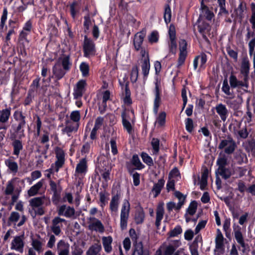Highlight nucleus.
<instances>
[{
  "mask_svg": "<svg viewBox=\"0 0 255 255\" xmlns=\"http://www.w3.org/2000/svg\"><path fill=\"white\" fill-rule=\"evenodd\" d=\"M72 66L70 61V56L65 55L58 59L52 68V72L57 80L62 78L67 71H68Z\"/></svg>",
  "mask_w": 255,
  "mask_h": 255,
  "instance_id": "nucleus-1",
  "label": "nucleus"
},
{
  "mask_svg": "<svg viewBox=\"0 0 255 255\" xmlns=\"http://www.w3.org/2000/svg\"><path fill=\"white\" fill-rule=\"evenodd\" d=\"M236 147L237 144L235 141L230 136H228L227 139L221 140L218 145V149H224V152L228 155L233 153Z\"/></svg>",
  "mask_w": 255,
  "mask_h": 255,
  "instance_id": "nucleus-2",
  "label": "nucleus"
},
{
  "mask_svg": "<svg viewBox=\"0 0 255 255\" xmlns=\"http://www.w3.org/2000/svg\"><path fill=\"white\" fill-rule=\"evenodd\" d=\"M130 204L129 202L125 200L122 205L120 215V227L122 230L127 229L128 221L129 218Z\"/></svg>",
  "mask_w": 255,
  "mask_h": 255,
  "instance_id": "nucleus-3",
  "label": "nucleus"
},
{
  "mask_svg": "<svg viewBox=\"0 0 255 255\" xmlns=\"http://www.w3.org/2000/svg\"><path fill=\"white\" fill-rule=\"evenodd\" d=\"M83 51L85 57L94 55L96 52L95 45L94 41L91 39L89 38L87 35L84 36Z\"/></svg>",
  "mask_w": 255,
  "mask_h": 255,
  "instance_id": "nucleus-4",
  "label": "nucleus"
},
{
  "mask_svg": "<svg viewBox=\"0 0 255 255\" xmlns=\"http://www.w3.org/2000/svg\"><path fill=\"white\" fill-rule=\"evenodd\" d=\"M14 118L18 122V125L14 129L16 133H22L23 134L24 130L22 129L26 125L25 116L21 111H16L14 113Z\"/></svg>",
  "mask_w": 255,
  "mask_h": 255,
  "instance_id": "nucleus-5",
  "label": "nucleus"
},
{
  "mask_svg": "<svg viewBox=\"0 0 255 255\" xmlns=\"http://www.w3.org/2000/svg\"><path fill=\"white\" fill-rule=\"evenodd\" d=\"M126 167L129 173L131 174L135 169H141L142 168V165L139 157L137 154H134L130 162L126 163Z\"/></svg>",
  "mask_w": 255,
  "mask_h": 255,
  "instance_id": "nucleus-6",
  "label": "nucleus"
},
{
  "mask_svg": "<svg viewBox=\"0 0 255 255\" xmlns=\"http://www.w3.org/2000/svg\"><path fill=\"white\" fill-rule=\"evenodd\" d=\"M198 29L199 33L202 35L203 39L208 43H210L207 35L210 36V31L211 26L209 23L207 22L203 21L198 25Z\"/></svg>",
  "mask_w": 255,
  "mask_h": 255,
  "instance_id": "nucleus-7",
  "label": "nucleus"
},
{
  "mask_svg": "<svg viewBox=\"0 0 255 255\" xmlns=\"http://www.w3.org/2000/svg\"><path fill=\"white\" fill-rule=\"evenodd\" d=\"M250 65V62L248 57L243 58L241 62L240 73L243 75L245 81H249Z\"/></svg>",
  "mask_w": 255,
  "mask_h": 255,
  "instance_id": "nucleus-8",
  "label": "nucleus"
},
{
  "mask_svg": "<svg viewBox=\"0 0 255 255\" xmlns=\"http://www.w3.org/2000/svg\"><path fill=\"white\" fill-rule=\"evenodd\" d=\"M180 245V243L179 240H174L168 245L163 244L161 246L163 251V255H172Z\"/></svg>",
  "mask_w": 255,
  "mask_h": 255,
  "instance_id": "nucleus-9",
  "label": "nucleus"
},
{
  "mask_svg": "<svg viewBox=\"0 0 255 255\" xmlns=\"http://www.w3.org/2000/svg\"><path fill=\"white\" fill-rule=\"evenodd\" d=\"M24 239V235L16 236L11 242V249L15 250L22 253L23 250L24 243L23 240Z\"/></svg>",
  "mask_w": 255,
  "mask_h": 255,
  "instance_id": "nucleus-10",
  "label": "nucleus"
},
{
  "mask_svg": "<svg viewBox=\"0 0 255 255\" xmlns=\"http://www.w3.org/2000/svg\"><path fill=\"white\" fill-rule=\"evenodd\" d=\"M115 191L112 190V194L113 195L110 204V209L112 212H117L118 209L119 201L121 198V191L117 190L116 193Z\"/></svg>",
  "mask_w": 255,
  "mask_h": 255,
  "instance_id": "nucleus-11",
  "label": "nucleus"
},
{
  "mask_svg": "<svg viewBox=\"0 0 255 255\" xmlns=\"http://www.w3.org/2000/svg\"><path fill=\"white\" fill-rule=\"evenodd\" d=\"M215 109L217 113L220 116L221 119L223 122L226 121L229 116V111L226 105L222 103L218 104L215 107Z\"/></svg>",
  "mask_w": 255,
  "mask_h": 255,
  "instance_id": "nucleus-12",
  "label": "nucleus"
},
{
  "mask_svg": "<svg viewBox=\"0 0 255 255\" xmlns=\"http://www.w3.org/2000/svg\"><path fill=\"white\" fill-rule=\"evenodd\" d=\"M161 103L160 91L157 82L155 83V99L154 100L153 112L157 114Z\"/></svg>",
  "mask_w": 255,
  "mask_h": 255,
  "instance_id": "nucleus-13",
  "label": "nucleus"
},
{
  "mask_svg": "<svg viewBox=\"0 0 255 255\" xmlns=\"http://www.w3.org/2000/svg\"><path fill=\"white\" fill-rule=\"evenodd\" d=\"M143 41V35L141 32L137 33L133 39V44L136 50L141 49L140 52L141 55L143 57V52H142V43Z\"/></svg>",
  "mask_w": 255,
  "mask_h": 255,
  "instance_id": "nucleus-14",
  "label": "nucleus"
},
{
  "mask_svg": "<svg viewBox=\"0 0 255 255\" xmlns=\"http://www.w3.org/2000/svg\"><path fill=\"white\" fill-rule=\"evenodd\" d=\"M70 246L63 240H60L57 245L58 255H69Z\"/></svg>",
  "mask_w": 255,
  "mask_h": 255,
  "instance_id": "nucleus-15",
  "label": "nucleus"
},
{
  "mask_svg": "<svg viewBox=\"0 0 255 255\" xmlns=\"http://www.w3.org/2000/svg\"><path fill=\"white\" fill-rule=\"evenodd\" d=\"M79 126V123L69 122L67 123L65 128L62 129V131L66 133L70 136L72 132L77 131Z\"/></svg>",
  "mask_w": 255,
  "mask_h": 255,
  "instance_id": "nucleus-16",
  "label": "nucleus"
},
{
  "mask_svg": "<svg viewBox=\"0 0 255 255\" xmlns=\"http://www.w3.org/2000/svg\"><path fill=\"white\" fill-rule=\"evenodd\" d=\"M88 228L90 230L98 231L100 233H103L105 230L104 225L99 220H96V222L90 223L88 226Z\"/></svg>",
  "mask_w": 255,
  "mask_h": 255,
  "instance_id": "nucleus-17",
  "label": "nucleus"
},
{
  "mask_svg": "<svg viewBox=\"0 0 255 255\" xmlns=\"http://www.w3.org/2000/svg\"><path fill=\"white\" fill-rule=\"evenodd\" d=\"M11 145L13 148V154L18 156L23 149L22 141L15 139L13 140Z\"/></svg>",
  "mask_w": 255,
  "mask_h": 255,
  "instance_id": "nucleus-18",
  "label": "nucleus"
},
{
  "mask_svg": "<svg viewBox=\"0 0 255 255\" xmlns=\"http://www.w3.org/2000/svg\"><path fill=\"white\" fill-rule=\"evenodd\" d=\"M215 173L216 175H220L225 180L229 179L232 175L231 170L227 167L217 169Z\"/></svg>",
  "mask_w": 255,
  "mask_h": 255,
  "instance_id": "nucleus-19",
  "label": "nucleus"
},
{
  "mask_svg": "<svg viewBox=\"0 0 255 255\" xmlns=\"http://www.w3.org/2000/svg\"><path fill=\"white\" fill-rule=\"evenodd\" d=\"M102 246L99 243H96L91 246L86 252V255H100V252Z\"/></svg>",
  "mask_w": 255,
  "mask_h": 255,
  "instance_id": "nucleus-20",
  "label": "nucleus"
},
{
  "mask_svg": "<svg viewBox=\"0 0 255 255\" xmlns=\"http://www.w3.org/2000/svg\"><path fill=\"white\" fill-rule=\"evenodd\" d=\"M164 213V210L163 206L162 205H159L156 210V221L155 223L157 228H158L160 225L161 221L163 219Z\"/></svg>",
  "mask_w": 255,
  "mask_h": 255,
  "instance_id": "nucleus-21",
  "label": "nucleus"
},
{
  "mask_svg": "<svg viewBox=\"0 0 255 255\" xmlns=\"http://www.w3.org/2000/svg\"><path fill=\"white\" fill-rule=\"evenodd\" d=\"M113 241L112 238L111 236L103 237L102 242L103 246L106 252L109 253L112 250L111 244Z\"/></svg>",
  "mask_w": 255,
  "mask_h": 255,
  "instance_id": "nucleus-22",
  "label": "nucleus"
},
{
  "mask_svg": "<svg viewBox=\"0 0 255 255\" xmlns=\"http://www.w3.org/2000/svg\"><path fill=\"white\" fill-rule=\"evenodd\" d=\"M165 181L163 179H160L158 180L157 183L153 185L152 191L154 192V197H157L161 192V191L164 185Z\"/></svg>",
  "mask_w": 255,
  "mask_h": 255,
  "instance_id": "nucleus-23",
  "label": "nucleus"
},
{
  "mask_svg": "<svg viewBox=\"0 0 255 255\" xmlns=\"http://www.w3.org/2000/svg\"><path fill=\"white\" fill-rule=\"evenodd\" d=\"M45 199V196L32 198L29 201L30 205L33 209L41 207L44 204Z\"/></svg>",
  "mask_w": 255,
  "mask_h": 255,
  "instance_id": "nucleus-24",
  "label": "nucleus"
},
{
  "mask_svg": "<svg viewBox=\"0 0 255 255\" xmlns=\"http://www.w3.org/2000/svg\"><path fill=\"white\" fill-rule=\"evenodd\" d=\"M224 237L219 229L217 230V236L215 239L216 248L221 249L223 247Z\"/></svg>",
  "mask_w": 255,
  "mask_h": 255,
  "instance_id": "nucleus-25",
  "label": "nucleus"
},
{
  "mask_svg": "<svg viewBox=\"0 0 255 255\" xmlns=\"http://www.w3.org/2000/svg\"><path fill=\"white\" fill-rule=\"evenodd\" d=\"M43 186V182L42 181H39L36 184L32 186L28 190V195L29 196H33L37 194L39 189Z\"/></svg>",
  "mask_w": 255,
  "mask_h": 255,
  "instance_id": "nucleus-26",
  "label": "nucleus"
},
{
  "mask_svg": "<svg viewBox=\"0 0 255 255\" xmlns=\"http://www.w3.org/2000/svg\"><path fill=\"white\" fill-rule=\"evenodd\" d=\"M10 116V109L0 111V123H7Z\"/></svg>",
  "mask_w": 255,
  "mask_h": 255,
  "instance_id": "nucleus-27",
  "label": "nucleus"
},
{
  "mask_svg": "<svg viewBox=\"0 0 255 255\" xmlns=\"http://www.w3.org/2000/svg\"><path fill=\"white\" fill-rule=\"evenodd\" d=\"M171 10L170 5L166 4L164 6V19L166 24L169 23L171 21Z\"/></svg>",
  "mask_w": 255,
  "mask_h": 255,
  "instance_id": "nucleus-28",
  "label": "nucleus"
},
{
  "mask_svg": "<svg viewBox=\"0 0 255 255\" xmlns=\"http://www.w3.org/2000/svg\"><path fill=\"white\" fill-rule=\"evenodd\" d=\"M5 163L12 172L16 173L17 172L18 165L16 162L11 159H7L5 161Z\"/></svg>",
  "mask_w": 255,
  "mask_h": 255,
  "instance_id": "nucleus-29",
  "label": "nucleus"
},
{
  "mask_svg": "<svg viewBox=\"0 0 255 255\" xmlns=\"http://www.w3.org/2000/svg\"><path fill=\"white\" fill-rule=\"evenodd\" d=\"M217 165L218 166V169L226 167L228 165V159L225 154L219 157L217 160Z\"/></svg>",
  "mask_w": 255,
  "mask_h": 255,
  "instance_id": "nucleus-30",
  "label": "nucleus"
},
{
  "mask_svg": "<svg viewBox=\"0 0 255 255\" xmlns=\"http://www.w3.org/2000/svg\"><path fill=\"white\" fill-rule=\"evenodd\" d=\"M247 8V4L243 1H241L237 8L238 16L241 19H243L244 17V11Z\"/></svg>",
  "mask_w": 255,
  "mask_h": 255,
  "instance_id": "nucleus-31",
  "label": "nucleus"
},
{
  "mask_svg": "<svg viewBox=\"0 0 255 255\" xmlns=\"http://www.w3.org/2000/svg\"><path fill=\"white\" fill-rule=\"evenodd\" d=\"M234 231L235 232V238L238 243H242L244 241L243 234L241 231V228L239 226L236 227H234Z\"/></svg>",
  "mask_w": 255,
  "mask_h": 255,
  "instance_id": "nucleus-32",
  "label": "nucleus"
},
{
  "mask_svg": "<svg viewBox=\"0 0 255 255\" xmlns=\"http://www.w3.org/2000/svg\"><path fill=\"white\" fill-rule=\"evenodd\" d=\"M86 160L85 158L80 160L77 164L76 171L79 173H82L86 171L87 168Z\"/></svg>",
  "mask_w": 255,
  "mask_h": 255,
  "instance_id": "nucleus-33",
  "label": "nucleus"
},
{
  "mask_svg": "<svg viewBox=\"0 0 255 255\" xmlns=\"http://www.w3.org/2000/svg\"><path fill=\"white\" fill-rule=\"evenodd\" d=\"M31 245L32 246V248L36 251L38 253L43 252L42 243L41 241L36 239H32Z\"/></svg>",
  "mask_w": 255,
  "mask_h": 255,
  "instance_id": "nucleus-34",
  "label": "nucleus"
},
{
  "mask_svg": "<svg viewBox=\"0 0 255 255\" xmlns=\"http://www.w3.org/2000/svg\"><path fill=\"white\" fill-rule=\"evenodd\" d=\"M197 202L196 201L194 200L191 202L188 208L187 209L186 213L189 214L191 216L195 214L197 209Z\"/></svg>",
  "mask_w": 255,
  "mask_h": 255,
  "instance_id": "nucleus-35",
  "label": "nucleus"
},
{
  "mask_svg": "<svg viewBox=\"0 0 255 255\" xmlns=\"http://www.w3.org/2000/svg\"><path fill=\"white\" fill-rule=\"evenodd\" d=\"M159 33L157 31L154 30L151 32L150 34L148 36V42L150 44L157 43L159 40Z\"/></svg>",
  "mask_w": 255,
  "mask_h": 255,
  "instance_id": "nucleus-36",
  "label": "nucleus"
},
{
  "mask_svg": "<svg viewBox=\"0 0 255 255\" xmlns=\"http://www.w3.org/2000/svg\"><path fill=\"white\" fill-rule=\"evenodd\" d=\"M185 128L189 133H192L194 126L193 121L191 118H187L185 120Z\"/></svg>",
  "mask_w": 255,
  "mask_h": 255,
  "instance_id": "nucleus-37",
  "label": "nucleus"
},
{
  "mask_svg": "<svg viewBox=\"0 0 255 255\" xmlns=\"http://www.w3.org/2000/svg\"><path fill=\"white\" fill-rule=\"evenodd\" d=\"M20 218V215L18 212H12L8 219L7 224L10 226L12 223L17 222Z\"/></svg>",
  "mask_w": 255,
  "mask_h": 255,
  "instance_id": "nucleus-38",
  "label": "nucleus"
},
{
  "mask_svg": "<svg viewBox=\"0 0 255 255\" xmlns=\"http://www.w3.org/2000/svg\"><path fill=\"white\" fill-rule=\"evenodd\" d=\"M123 124L124 128L127 130L128 132L130 133L132 130V127L130 123L126 119V113L123 112L122 114Z\"/></svg>",
  "mask_w": 255,
  "mask_h": 255,
  "instance_id": "nucleus-39",
  "label": "nucleus"
},
{
  "mask_svg": "<svg viewBox=\"0 0 255 255\" xmlns=\"http://www.w3.org/2000/svg\"><path fill=\"white\" fill-rule=\"evenodd\" d=\"M143 245L141 242L137 243H135L134 245V250L132 255H143Z\"/></svg>",
  "mask_w": 255,
  "mask_h": 255,
  "instance_id": "nucleus-40",
  "label": "nucleus"
},
{
  "mask_svg": "<svg viewBox=\"0 0 255 255\" xmlns=\"http://www.w3.org/2000/svg\"><path fill=\"white\" fill-rule=\"evenodd\" d=\"M220 8L219 14H228L229 11L226 7V0H217Z\"/></svg>",
  "mask_w": 255,
  "mask_h": 255,
  "instance_id": "nucleus-41",
  "label": "nucleus"
},
{
  "mask_svg": "<svg viewBox=\"0 0 255 255\" xmlns=\"http://www.w3.org/2000/svg\"><path fill=\"white\" fill-rule=\"evenodd\" d=\"M166 113L164 112H162L159 113L156 119V122L159 126H164L165 124L166 121Z\"/></svg>",
  "mask_w": 255,
  "mask_h": 255,
  "instance_id": "nucleus-42",
  "label": "nucleus"
},
{
  "mask_svg": "<svg viewBox=\"0 0 255 255\" xmlns=\"http://www.w3.org/2000/svg\"><path fill=\"white\" fill-rule=\"evenodd\" d=\"M70 13L73 18L75 17L77 13L79 11V5L77 1H74L70 5Z\"/></svg>",
  "mask_w": 255,
  "mask_h": 255,
  "instance_id": "nucleus-43",
  "label": "nucleus"
},
{
  "mask_svg": "<svg viewBox=\"0 0 255 255\" xmlns=\"http://www.w3.org/2000/svg\"><path fill=\"white\" fill-rule=\"evenodd\" d=\"M80 69L83 77H87L89 75V66L86 62H82L80 64Z\"/></svg>",
  "mask_w": 255,
  "mask_h": 255,
  "instance_id": "nucleus-44",
  "label": "nucleus"
},
{
  "mask_svg": "<svg viewBox=\"0 0 255 255\" xmlns=\"http://www.w3.org/2000/svg\"><path fill=\"white\" fill-rule=\"evenodd\" d=\"M182 229L180 225H177L168 233L169 237H177L179 234H181Z\"/></svg>",
  "mask_w": 255,
  "mask_h": 255,
  "instance_id": "nucleus-45",
  "label": "nucleus"
},
{
  "mask_svg": "<svg viewBox=\"0 0 255 255\" xmlns=\"http://www.w3.org/2000/svg\"><path fill=\"white\" fill-rule=\"evenodd\" d=\"M187 55V52L180 51L178 59L177 67L181 66L185 62Z\"/></svg>",
  "mask_w": 255,
  "mask_h": 255,
  "instance_id": "nucleus-46",
  "label": "nucleus"
},
{
  "mask_svg": "<svg viewBox=\"0 0 255 255\" xmlns=\"http://www.w3.org/2000/svg\"><path fill=\"white\" fill-rule=\"evenodd\" d=\"M251 9L252 15L250 21L252 24V28L255 29V3L252 2L251 4Z\"/></svg>",
  "mask_w": 255,
  "mask_h": 255,
  "instance_id": "nucleus-47",
  "label": "nucleus"
},
{
  "mask_svg": "<svg viewBox=\"0 0 255 255\" xmlns=\"http://www.w3.org/2000/svg\"><path fill=\"white\" fill-rule=\"evenodd\" d=\"M154 153H157L159 151V140L157 138H153L151 142Z\"/></svg>",
  "mask_w": 255,
  "mask_h": 255,
  "instance_id": "nucleus-48",
  "label": "nucleus"
},
{
  "mask_svg": "<svg viewBox=\"0 0 255 255\" xmlns=\"http://www.w3.org/2000/svg\"><path fill=\"white\" fill-rule=\"evenodd\" d=\"M5 124V123H0V142L3 139L7 129V126Z\"/></svg>",
  "mask_w": 255,
  "mask_h": 255,
  "instance_id": "nucleus-49",
  "label": "nucleus"
},
{
  "mask_svg": "<svg viewBox=\"0 0 255 255\" xmlns=\"http://www.w3.org/2000/svg\"><path fill=\"white\" fill-rule=\"evenodd\" d=\"M70 119L74 123H78L80 119V114L78 111H73L70 115Z\"/></svg>",
  "mask_w": 255,
  "mask_h": 255,
  "instance_id": "nucleus-50",
  "label": "nucleus"
},
{
  "mask_svg": "<svg viewBox=\"0 0 255 255\" xmlns=\"http://www.w3.org/2000/svg\"><path fill=\"white\" fill-rule=\"evenodd\" d=\"M138 77V70L137 67H133L130 73V79L132 82H135Z\"/></svg>",
  "mask_w": 255,
  "mask_h": 255,
  "instance_id": "nucleus-51",
  "label": "nucleus"
},
{
  "mask_svg": "<svg viewBox=\"0 0 255 255\" xmlns=\"http://www.w3.org/2000/svg\"><path fill=\"white\" fill-rule=\"evenodd\" d=\"M222 90L226 95L229 96L231 95V93L230 92V88L228 85L227 79H224L223 81Z\"/></svg>",
  "mask_w": 255,
  "mask_h": 255,
  "instance_id": "nucleus-52",
  "label": "nucleus"
},
{
  "mask_svg": "<svg viewBox=\"0 0 255 255\" xmlns=\"http://www.w3.org/2000/svg\"><path fill=\"white\" fill-rule=\"evenodd\" d=\"M207 221L206 220L200 221L195 228V234H198L201 230L204 228L207 224Z\"/></svg>",
  "mask_w": 255,
  "mask_h": 255,
  "instance_id": "nucleus-53",
  "label": "nucleus"
},
{
  "mask_svg": "<svg viewBox=\"0 0 255 255\" xmlns=\"http://www.w3.org/2000/svg\"><path fill=\"white\" fill-rule=\"evenodd\" d=\"M168 33L170 40H176V31L173 24L170 25Z\"/></svg>",
  "mask_w": 255,
  "mask_h": 255,
  "instance_id": "nucleus-54",
  "label": "nucleus"
},
{
  "mask_svg": "<svg viewBox=\"0 0 255 255\" xmlns=\"http://www.w3.org/2000/svg\"><path fill=\"white\" fill-rule=\"evenodd\" d=\"M227 52L229 55V56L233 59H234L235 61L237 60L238 59V52L233 49H232L230 47H227L226 49Z\"/></svg>",
  "mask_w": 255,
  "mask_h": 255,
  "instance_id": "nucleus-55",
  "label": "nucleus"
},
{
  "mask_svg": "<svg viewBox=\"0 0 255 255\" xmlns=\"http://www.w3.org/2000/svg\"><path fill=\"white\" fill-rule=\"evenodd\" d=\"M169 47L170 52L175 54L176 53L177 48V43L176 40H170Z\"/></svg>",
  "mask_w": 255,
  "mask_h": 255,
  "instance_id": "nucleus-56",
  "label": "nucleus"
},
{
  "mask_svg": "<svg viewBox=\"0 0 255 255\" xmlns=\"http://www.w3.org/2000/svg\"><path fill=\"white\" fill-rule=\"evenodd\" d=\"M255 48V37L253 38L249 43V55L252 56Z\"/></svg>",
  "mask_w": 255,
  "mask_h": 255,
  "instance_id": "nucleus-57",
  "label": "nucleus"
},
{
  "mask_svg": "<svg viewBox=\"0 0 255 255\" xmlns=\"http://www.w3.org/2000/svg\"><path fill=\"white\" fill-rule=\"evenodd\" d=\"M84 26L85 27V32L89 29L90 25L91 24V21L89 14L84 16Z\"/></svg>",
  "mask_w": 255,
  "mask_h": 255,
  "instance_id": "nucleus-58",
  "label": "nucleus"
},
{
  "mask_svg": "<svg viewBox=\"0 0 255 255\" xmlns=\"http://www.w3.org/2000/svg\"><path fill=\"white\" fill-rule=\"evenodd\" d=\"M99 195L100 201L101 203V206L103 207L107 203V197L106 196V193L103 192H101Z\"/></svg>",
  "mask_w": 255,
  "mask_h": 255,
  "instance_id": "nucleus-59",
  "label": "nucleus"
},
{
  "mask_svg": "<svg viewBox=\"0 0 255 255\" xmlns=\"http://www.w3.org/2000/svg\"><path fill=\"white\" fill-rule=\"evenodd\" d=\"M179 51L182 52L187 51V43L185 39H181L179 41Z\"/></svg>",
  "mask_w": 255,
  "mask_h": 255,
  "instance_id": "nucleus-60",
  "label": "nucleus"
},
{
  "mask_svg": "<svg viewBox=\"0 0 255 255\" xmlns=\"http://www.w3.org/2000/svg\"><path fill=\"white\" fill-rule=\"evenodd\" d=\"M53 195L52 197V201L55 204H56L59 202L60 199V191H53Z\"/></svg>",
  "mask_w": 255,
  "mask_h": 255,
  "instance_id": "nucleus-61",
  "label": "nucleus"
},
{
  "mask_svg": "<svg viewBox=\"0 0 255 255\" xmlns=\"http://www.w3.org/2000/svg\"><path fill=\"white\" fill-rule=\"evenodd\" d=\"M75 214V210L73 208L70 207H67L66 211L64 214V215L66 217H71Z\"/></svg>",
  "mask_w": 255,
  "mask_h": 255,
  "instance_id": "nucleus-62",
  "label": "nucleus"
},
{
  "mask_svg": "<svg viewBox=\"0 0 255 255\" xmlns=\"http://www.w3.org/2000/svg\"><path fill=\"white\" fill-rule=\"evenodd\" d=\"M83 251L79 246H75L72 255H82Z\"/></svg>",
  "mask_w": 255,
  "mask_h": 255,
  "instance_id": "nucleus-63",
  "label": "nucleus"
},
{
  "mask_svg": "<svg viewBox=\"0 0 255 255\" xmlns=\"http://www.w3.org/2000/svg\"><path fill=\"white\" fill-rule=\"evenodd\" d=\"M249 146L253 156L255 157V139L249 141Z\"/></svg>",
  "mask_w": 255,
  "mask_h": 255,
  "instance_id": "nucleus-64",
  "label": "nucleus"
}]
</instances>
